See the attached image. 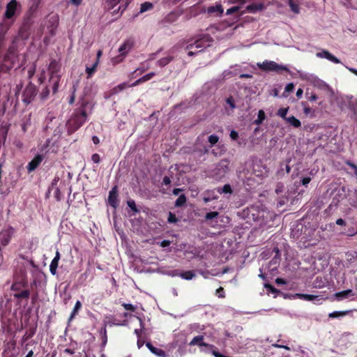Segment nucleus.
I'll return each instance as SVG.
<instances>
[{
  "label": "nucleus",
  "instance_id": "obj_1",
  "mask_svg": "<svg viewBox=\"0 0 357 357\" xmlns=\"http://www.w3.org/2000/svg\"><path fill=\"white\" fill-rule=\"evenodd\" d=\"M244 212L246 213L249 220L256 222L260 227L266 226L273 220L274 218L272 212L264 208L259 209L257 206H251Z\"/></svg>",
  "mask_w": 357,
  "mask_h": 357
},
{
  "label": "nucleus",
  "instance_id": "obj_2",
  "mask_svg": "<svg viewBox=\"0 0 357 357\" xmlns=\"http://www.w3.org/2000/svg\"><path fill=\"white\" fill-rule=\"evenodd\" d=\"M211 38L207 35L192 39L188 43L186 47V50L188 51V55L190 56H193L211 46Z\"/></svg>",
  "mask_w": 357,
  "mask_h": 357
},
{
  "label": "nucleus",
  "instance_id": "obj_3",
  "mask_svg": "<svg viewBox=\"0 0 357 357\" xmlns=\"http://www.w3.org/2000/svg\"><path fill=\"white\" fill-rule=\"evenodd\" d=\"M86 120V114L84 109L76 112L67 122L69 132L77 130Z\"/></svg>",
  "mask_w": 357,
  "mask_h": 357
},
{
  "label": "nucleus",
  "instance_id": "obj_4",
  "mask_svg": "<svg viewBox=\"0 0 357 357\" xmlns=\"http://www.w3.org/2000/svg\"><path fill=\"white\" fill-rule=\"evenodd\" d=\"M61 66L57 61L53 60L49 65V71L50 73V82L52 84L53 93H56L59 88V83L61 75H59Z\"/></svg>",
  "mask_w": 357,
  "mask_h": 357
},
{
  "label": "nucleus",
  "instance_id": "obj_5",
  "mask_svg": "<svg viewBox=\"0 0 357 357\" xmlns=\"http://www.w3.org/2000/svg\"><path fill=\"white\" fill-rule=\"evenodd\" d=\"M257 66L262 70L275 71L280 73L282 70L289 71L287 66L280 65L275 61H265L262 63H257Z\"/></svg>",
  "mask_w": 357,
  "mask_h": 357
},
{
  "label": "nucleus",
  "instance_id": "obj_6",
  "mask_svg": "<svg viewBox=\"0 0 357 357\" xmlns=\"http://www.w3.org/2000/svg\"><path fill=\"white\" fill-rule=\"evenodd\" d=\"M129 1L130 0H106V8L108 10L114 9V13L116 11L123 13L127 7Z\"/></svg>",
  "mask_w": 357,
  "mask_h": 357
},
{
  "label": "nucleus",
  "instance_id": "obj_7",
  "mask_svg": "<svg viewBox=\"0 0 357 357\" xmlns=\"http://www.w3.org/2000/svg\"><path fill=\"white\" fill-rule=\"evenodd\" d=\"M132 43L130 40L125 41L119 48V55L112 59L114 63H118L122 61L126 54L131 50Z\"/></svg>",
  "mask_w": 357,
  "mask_h": 357
},
{
  "label": "nucleus",
  "instance_id": "obj_8",
  "mask_svg": "<svg viewBox=\"0 0 357 357\" xmlns=\"http://www.w3.org/2000/svg\"><path fill=\"white\" fill-rule=\"evenodd\" d=\"M20 3L17 0H11L7 5L4 16L6 19L13 20L19 10H20Z\"/></svg>",
  "mask_w": 357,
  "mask_h": 357
},
{
  "label": "nucleus",
  "instance_id": "obj_9",
  "mask_svg": "<svg viewBox=\"0 0 357 357\" xmlns=\"http://www.w3.org/2000/svg\"><path fill=\"white\" fill-rule=\"evenodd\" d=\"M14 234V230L12 227H7L3 229L0 232V244L2 246H6L10 242L11 237Z\"/></svg>",
  "mask_w": 357,
  "mask_h": 357
},
{
  "label": "nucleus",
  "instance_id": "obj_10",
  "mask_svg": "<svg viewBox=\"0 0 357 357\" xmlns=\"http://www.w3.org/2000/svg\"><path fill=\"white\" fill-rule=\"evenodd\" d=\"M294 297L307 301H311L315 304L321 303V301L324 299V298L320 295H313L307 294H296L294 296Z\"/></svg>",
  "mask_w": 357,
  "mask_h": 357
},
{
  "label": "nucleus",
  "instance_id": "obj_11",
  "mask_svg": "<svg viewBox=\"0 0 357 357\" xmlns=\"http://www.w3.org/2000/svg\"><path fill=\"white\" fill-rule=\"evenodd\" d=\"M58 24L59 17L57 15H52L48 17L47 22V29L51 36L55 34Z\"/></svg>",
  "mask_w": 357,
  "mask_h": 357
},
{
  "label": "nucleus",
  "instance_id": "obj_12",
  "mask_svg": "<svg viewBox=\"0 0 357 357\" xmlns=\"http://www.w3.org/2000/svg\"><path fill=\"white\" fill-rule=\"evenodd\" d=\"M36 89L32 84H29L26 87L23 92L22 100L26 104H29L31 102L34 96H36Z\"/></svg>",
  "mask_w": 357,
  "mask_h": 357
},
{
  "label": "nucleus",
  "instance_id": "obj_13",
  "mask_svg": "<svg viewBox=\"0 0 357 357\" xmlns=\"http://www.w3.org/2000/svg\"><path fill=\"white\" fill-rule=\"evenodd\" d=\"M316 56L318 58L326 59L334 63H340V61L339 59L335 57L331 53H330L328 50H323L321 52H317Z\"/></svg>",
  "mask_w": 357,
  "mask_h": 357
},
{
  "label": "nucleus",
  "instance_id": "obj_14",
  "mask_svg": "<svg viewBox=\"0 0 357 357\" xmlns=\"http://www.w3.org/2000/svg\"><path fill=\"white\" fill-rule=\"evenodd\" d=\"M13 23V20L6 19L3 17L2 22L0 23V38H3L6 35Z\"/></svg>",
  "mask_w": 357,
  "mask_h": 357
},
{
  "label": "nucleus",
  "instance_id": "obj_15",
  "mask_svg": "<svg viewBox=\"0 0 357 357\" xmlns=\"http://www.w3.org/2000/svg\"><path fill=\"white\" fill-rule=\"evenodd\" d=\"M108 202L114 208L118 206V190L116 186L109 193Z\"/></svg>",
  "mask_w": 357,
  "mask_h": 357
},
{
  "label": "nucleus",
  "instance_id": "obj_16",
  "mask_svg": "<svg viewBox=\"0 0 357 357\" xmlns=\"http://www.w3.org/2000/svg\"><path fill=\"white\" fill-rule=\"evenodd\" d=\"M167 274L172 276L179 275L181 278L186 280H190L195 276L194 271H185L181 273H178L177 271H172Z\"/></svg>",
  "mask_w": 357,
  "mask_h": 357
},
{
  "label": "nucleus",
  "instance_id": "obj_17",
  "mask_svg": "<svg viewBox=\"0 0 357 357\" xmlns=\"http://www.w3.org/2000/svg\"><path fill=\"white\" fill-rule=\"evenodd\" d=\"M204 335L195 336L189 343L190 346L198 345L199 347H207L212 348L213 346L204 342Z\"/></svg>",
  "mask_w": 357,
  "mask_h": 357
},
{
  "label": "nucleus",
  "instance_id": "obj_18",
  "mask_svg": "<svg viewBox=\"0 0 357 357\" xmlns=\"http://www.w3.org/2000/svg\"><path fill=\"white\" fill-rule=\"evenodd\" d=\"M241 72V68L238 65L231 66L229 69L226 70L223 73L224 77L238 75Z\"/></svg>",
  "mask_w": 357,
  "mask_h": 357
},
{
  "label": "nucleus",
  "instance_id": "obj_19",
  "mask_svg": "<svg viewBox=\"0 0 357 357\" xmlns=\"http://www.w3.org/2000/svg\"><path fill=\"white\" fill-rule=\"evenodd\" d=\"M136 319L139 321V324H140V327H141L139 329L136 328L135 330V334L138 337L137 347L139 349H140L144 345V341L140 339L141 333H142V331L144 330V325H143L142 321V319L140 318H139L138 317H136Z\"/></svg>",
  "mask_w": 357,
  "mask_h": 357
},
{
  "label": "nucleus",
  "instance_id": "obj_20",
  "mask_svg": "<svg viewBox=\"0 0 357 357\" xmlns=\"http://www.w3.org/2000/svg\"><path fill=\"white\" fill-rule=\"evenodd\" d=\"M264 8V5L262 3H252L246 7V10L250 13H255L258 11L262 10Z\"/></svg>",
  "mask_w": 357,
  "mask_h": 357
},
{
  "label": "nucleus",
  "instance_id": "obj_21",
  "mask_svg": "<svg viewBox=\"0 0 357 357\" xmlns=\"http://www.w3.org/2000/svg\"><path fill=\"white\" fill-rule=\"evenodd\" d=\"M352 295V291L351 289H347L335 293L334 294V297L337 301H340L350 297Z\"/></svg>",
  "mask_w": 357,
  "mask_h": 357
},
{
  "label": "nucleus",
  "instance_id": "obj_22",
  "mask_svg": "<svg viewBox=\"0 0 357 357\" xmlns=\"http://www.w3.org/2000/svg\"><path fill=\"white\" fill-rule=\"evenodd\" d=\"M207 12L209 14H213L215 16H219L222 14L223 8L220 4H216L215 6L208 7Z\"/></svg>",
  "mask_w": 357,
  "mask_h": 357
},
{
  "label": "nucleus",
  "instance_id": "obj_23",
  "mask_svg": "<svg viewBox=\"0 0 357 357\" xmlns=\"http://www.w3.org/2000/svg\"><path fill=\"white\" fill-rule=\"evenodd\" d=\"M43 158L40 155L35 157L30 162H29L27 169L29 172L33 171L41 162Z\"/></svg>",
  "mask_w": 357,
  "mask_h": 357
},
{
  "label": "nucleus",
  "instance_id": "obj_24",
  "mask_svg": "<svg viewBox=\"0 0 357 357\" xmlns=\"http://www.w3.org/2000/svg\"><path fill=\"white\" fill-rule=\"evenodd\" d=\"M146 346L153 354H154L157 356L166 357V354L163 350L153 347L150 342H147L146 344Z\"/></svg>",
  "mask_w": 357,
  "mask_h": 357
},
{
  "label": "nucleus",
  "instance_id": "obj_25",
  "mask_svg": "<svg viewBox=\"0 0 357 357\" xmlns=\"http://www.w3.org/2000/svg\"><path fill=\"white\" fill-rule=\"evenodd\" d=\"M216 199H218V195L215 190L206 191L203 197V200L205 203H208Z\"/></svg>",
  "mask_w": 357,
  "mask_h": 357
},
{
  "label": "nucleus",
  "instance_id": "obj_26",
  "mask_svg": "<svg viewBox=\"0 0 357 357\" xmlns=\"http://www.w3.org/2000/svg\"><path fill=\"white\" fill-rule=\"evenodd\" d=\"M155 75V73L153 72L149 73L144 76L140 77L137 80H136L134 83L131 84V86H137L139 85L143 82H145L149 79H151L152 77H153Z\"/></svg>",
  "mask_w": 357,
  "mask_h": 357
},
{
  "label": "nucleus",
  "instance_id": "obj_27",
  "mask_svg": "<svg viewBox=\"0 0 357 357\" xmlns=\"http://www.w3.org/2000/svg\"><path fill=\"white\" fill-rule=\"evenodd\" d=\"M289 4L292 12L296 14H298L300 13L301 3L299 0H289Z\"/></svg>",
  "mask_w": 357,
  "mask_h": 357
},
{
  "label": "nucleus",
  "instance_id": "obj_28",
  "mask_svg": "<svg viewBox=\"0 0 357 357\" xmlns=\"http://www.w3.org/2000/svg\"><path fill=\"white\" fill-rule=\"evenodd\" d=\"M130 86H132L131 84H128L126 82L121 83V84L117 85L116 86L114 87L112 89V94L118 93L122 91L123 90L126 89V88H128Z\"/></svg>",
  "mask_w": 357,
  "mask_h": 357
},
{
  "label": "nucleus",
  "instance_id": "obj_29",
  "mask_svg": "<svg viewBox=\"0 0 357 357\" xmlns=\"http://www.w3.org/2000/svg\"><path fill=\"white\" fill-rule=\"evenodd\" d=\"M285 121L294 128H299L301 126V121L294 116L285 118Z\"/></svg>",
  "mask_w": 357,
  "mask_h": 357
},
{
  "label": "nucleus",
  "instance_id": "obj_30",
  "mask_svg": "<svg viewBox=\"0 0 357 357\" xmlns=\"http://www.w3.org/2000/svg\"><path fill=\"white\" fill-rule=\"evenodd\" d=\"M98 64V61H96V62L93 64L91 67L86 66V72L88 74V78L91 77L94 74Z\"/></svg>",
  "mask_w": 357,
  "mask_h": 357
},
{
  "label": "nucleus",
  "instance_id": "obj_31",
  "mask_svg": "<svg viewBox=\"0 0 357 357\" xmlns=\"http://www.w3.org/2000/svg\"><path fill=\"white\" fill-rule=\"evenodd\" d=\"M82 307V303L79 301H77L74 306L73 310L70 314L69 321H71Z\"/></svg>",
  "mask_w": 357,
  "mask_h": 357
},
{
  "label": "nucleus",
  "instance_id": "obj_32",
  "mask_svg": "<svg viewBox=\"0 0 357 357\" xmlns=\"http://www.w3.org/2000/svg\"><path fill=\"white\" fill-rule=\"evenodd\" d=\"M58 264H59V261H57L56 259H52V261H51L50 265V271L52 275H56Z\"/></svg>",
  "mask_w": 357,
  "mask_h": 357
},
{
  "label": "nucleus",
  "instance_id": "obj_33",
  "mask_svg": "<svg viewBox=\"0 0 357 357\" xmlns=\"http://www.w3.org/2000/svg\"><path fill=\"white\" fill-rule=\"evenodd\" d=\"M216 192L218 193H219V194H222V193H231V186L229 184H226L222 188H217Z\"/></svg>",
  "mask_w": 357,
  "mask_h": 357
},
{
  "label": "nucleus",
  "instance_id": "obj_34",
  "mask_svg": "<svg viewBox=\"0 0 357 357\" xmlns=\"http://www.w3.org/2000/svg\"><path fill=\"white\" fill-rule=\"evenodd\" d=\"M186 202V197L184 195H180L175 202V206L178 207L185 204Z\"/></svg>",
  "mask_w": 357,
  "mask_h": 357
},
{
  "label": "nucleus",
  "instance_id": "obj_35",
  "mask_svg": "<svg viewBox=\"0 0 357 357\" xmlns=\"http://www.w3.org/2000/svg\"><path fill=\"white\" fill-rule=\"evenodd\" d=\"M265 119V113L263 110H259L258 112L257 119L255 121L257 125H260Z\"/></svg>",
  "mask_w": 357,
  "mask_h": 357
},
{
  "label": "nucleus",
  "instance_id": "obj_36",
  "mask_svg": "<svg viewBox=\"0 0 357 357\" xmlns=\"http://www.w3.org/2000/svg\"><path fill=\"white\" fill-rule=\"evenodd\" d=\"M172 58L171 56L164 57L158 61V64L161 67L165 66L168 64L172 61Z\"/></svg>",
  "mask_w": 357,
  "mask_h": 357
},
{
  "label": "nucleus",
  "instance_id": "obj_37",
  "mask_svg": "<svg viewBox=\"0 0 357 357\" xmlns=\"http://www.w3.org/2000/svg\"><path fill=\"white\" fill-rule=\"evenodd\" d=\"M153 8V4L149 2H145L141 5L140 13H144L151 10Z\"/></svg>",
  "mask_w": 357,
  "mask_h": 357
},
{
  "label": "nucleus",
  "instance_id": "obj_38",
  "mask_svg": "<svg viewBox=\"0 0 357 357\" xmlns=\"http://www.w3.org/2000/svg\"><path fill=\"white\" fill-rule=\"evenodd\" d=\"M208 141L211 146H212L218 142L219 137L216 135H211L208 138Z\"/></svg>",
  "mask_w": 357,
  "mask_h": 357
},
{
  "label": "nucleus",
  "instance_id": "obj_39",
  "mask_svg": "<svg viewBox=\"0 0 357 357\" xmlns=\"http://www.w3.org/2000/svg\"><path fill=\"white\" fill-rule=\"evenodd\" d=\"M45 70L46 66H43L40 69V74L38 76V81L40 84L43 83L44 80L45 79Z\"/></svg>",
  "mask_w": 357,
  "mask_h": 357
},
{
  "label": "nucleus",
  "instance_id": "obj_40",
  "mask_svg": "<svg viewBox=\"0 0 357 357\" xmlns=\"http://www.w3.org/2000/svg\"><path fill=\"white\" fill-rule=\"evenodd\" d=\"M288 110H289V107L280 108L278 110V115L285 120V118H287L286 115L288 112Z\"/></svg>",
  "mask_w": 357,
  "mask_h": 357
},
{
  "label": "nucleus",
  "instance_id": "obj_41",
  "mask_svg": "<svg viewBox=\"0 0 357 357\" xmlns=\"http://www.w3.org/2000/svg\"><path fill=\"white\" fill-rule=\"evenodd\" d=\"M294 89V85L293 83H289L286 85L285 86V89H284V92L282 95V96L284 97H287V95L285 94V93H289V92H291Z\"/></svg>",
  "mask_w": 357,
  "mask_h": 357
},
{
  "label": "nucleus",
  "instance_id": "obj_42",
  "mask_svg": "<svg viewBox=\"0 0 357 357\" xmlns=\"http://www.w3.org/2000/svg\"><path fill=\"white\" fill-rule=\"evenodd\" d=\"M29 291L23 290L18 294H15V297L16 298H28L29 296Z\"/></svg>",
  "mask_w": 357,
  "mask_h": 357
},
{
  "label": "nucleus",
  "instance_id": "obj_43",
  "mask_svg": "<svg viewBox=\"0 0 357 357\" xmlns=\"http://www.w3.org/2000/svg\"><path fill=\"white\" fill-rule=\"evenodd\" d=\"M347 314V312L335 311L329 314L330 318H336L340 316H344Z\"/></svg>",
  "mask_w": 357,
  "mask_h": 357
},
{
  "label": "nucleus",
  "instance_id": "obj_44",
  "mask_svg": "<svg viewBox=\"0 0 357 357\" xmlns=\"http://www.w3.org/2000/svg\"><path fill=\"white\" fill-rule=\"evenodd\" d=\"M100 335H102V344L105 345L107 341V331L105 327L102 328L100 331Z\"/></svg>",
  "mask_w": 357,
  "mask_h": 357
},
{
  "label": "nucleus",
  "instance_id": "obj_45",
  "mask_svg": "<svg viewBox=\"0 0 357 357\" xmlns=\"http://www.w3.org/2000/svg\"><path fill=\"white\" fill-rule=\"evenodd\" d=\"M226 102L229 106L231 109H234L235 108L234 100L231 96L226 99Z\"/></svg>",
  "mask_w": 357,
  "mask_h": 357
},
{
  "label": "nucleus",
  "instance_id": "obj_46",
  "mask_svg": "<svg viewBox=\"0 0 357 357\" xmlns=\"http://www.w3.org/2000/svg\"><path fill=\"white\" fill-rule=\"evenodd\" d=\"M218 214L219 213L216 211L210 212V213H206L205 218L206 220H211V219L218 217Z\"/></svg>",
  "mask_w": 357,
  "mask_h": 357
},
{
  "label": "nucleus",
  "instance_id": "obj_47",
  "mask_svg": "<svg viewBox=\"0 0 357 357\" xmlns=\"http://www.w3.org/2000/svg\"><path fill=\"white\" fill-rule=\"evenodd\" d=\"M228 161L222 160L220 162L219 167H220L223 172H225L228 169Z\"/></svg>",
  "mask_w": 357,
  "mask_h": 357
},
{
  "label": "nucleus",
  "instance_id": "obj_48",
  "mask_svg": "<svg viewBox=\"0 0 357 357\" xmlns=\"http://www.w3.org/2000/svg\"><path fill=\"white\" fill-rule=\"evenodd\" d=\"M122 305L126 310L135 311L136 310V307L130 303H123Z\"/></svg>",
  "mask_w": 357,
  "mask_h": 357
},
{
  "label": "nucleus",
  "instance_id": "obj_49",
  "mask_svg": "<svg viewBox=\"0 0 357 357\" xmlns=\"http://www.w3.org/2000/svg\"><path fill=\"white\" fill-rule=\"evenodd\" d=\"M240 9L239 6H233L229 9L227 10L226 14L227 15H231L235 12H237Z\"/></svg>",
  "mask_w": 357,
  "mask_h": 357
},
{
  "label": "nucleus",
  "instance_id": "obj_50",
  "mask_svg": "<svg viewBox=\"0 0 357 357\" xmlns=\"http://www.w3.org/2000/svg\"><path fill=\"white\" fill-rule=\"evenodd\" d=\"M176 221H177V218H176V215L172 213H169V217H168V222H171V223H174V222H176Z\"/></svg>",
  "mask_w": 357,
  "mask_h": 357
},
{
  "label": "nucleus",
  "instance_id": "obj_51",
  "mask_svg": "<svg viewBox=\"0 0 357 357\" xmlns=\"http://www.w3.org/2000/svg\"><path fill=\"white\" fill-rule=\"evenodd\" d=\"M128 206L134 211H137V208L135 205V202L133 200H129L127 202Z\"/></svg>",
  "mask_w": 357,
  "mask_h": 357
},
{
  "label": "nucleus",
  "instance_id": "obj_52",
  "mask_svg": "<svg viewBox=\"0 0 357 357\" xmlns=\"http://www.w3.org/2000/svg\"><path fill=\"white\" fill-rule=\"evenodd\" d=\"M91 160L95 163H98L100 160V155L97 153H94L91 156Z\"/></svg>",
  "mask_w": 357,
  "mask_h": 357
},
{
  "label": "nucleus",
  "instance_id": "obj_53",
  "mask_svg": "<svg viewBox=\"0 0 357 357\" xmlns=\"http://www.w3.org/2000/svg\"><path fill=\"white\" fill-rule=\"evenodd\" d=\"M48 95H49V90H48L47 87H45L40 94L41 98L43 99H45L48 96Z\"/></svg>",
  "mask_w": 357,
  "mask_h": 357
},
{
  "label": "nucleus",
  "instance_id": "obj_54",
  "mask_svg": "<svg viewBox=\"0 0 357 357\" xmlns=\"http://www.w3.org/2000/svg\"><path fill=\"white\" fill-rule=\"evenodd\" d=\"M230 137L233 140H236L238 137V133L236 132L235 130H231L230 132Z\"/></svg>",
  "mask_w": 357,
  "mask_h": 357
},
{
  "label": "nucleus",
  "instance_id": "obj_55",
  "mask_svg": "<svg viewBox=\"0 0 357 357\" xmlns=\"http://www.w3.org/2000/svg\"><path fill=\"white\" fill-rule=\"evenodd\" d=\"M223 293H224V290H223L222 287H220L219 289H218L216 290V294L218 296V297L224 298L225 295Z\"/></svg>",
  "mask_w": 357,
  "mask_h": 357
},
{
  "label": "nucleus",
  "instance_id": "obj_56",
  "mask_svg": "<svg viewBox=\"0 0 357 357\" xmlns=\"http://www.w3.org/2000/svg\"><path fill=\"white\" fill-rule=\"evenodd\" d=\"M264 287L266 289L270 290L272 293H275L277 291L276 289L271 284H265Z\"/></svg>",
  "mask_w": 357,
  "mask_h": 357
},
{
  "label": "nucleus",
  "instance_id": "obj_57",
  "mask_svg": "<svg viewBox=\"0 0 357 357\" xmlns=\"http://www.w3.org/2000/svg\"><path fill=\"white\" fill-rule=\"evenodd\" d=\"M311 181L310 177H305L302 179L301 182L303 185H307Z\"/></svg>",
  "mask_w": 357,
  "mask_h": 357
},
{
  "label": "nucleus",
  "instance_id": "obj_58",
  "mask_svg": "<svg viewBox=\"0 0 357 357\" xmlns=\"http://www.w3.org/2000/svg\"><path fill=\"white\" fill-rule=\"evenodd\" d=\"M347 164L354 169L355 174L357 176V166L351 162H347Z\"/></svg>",
  "mask_w": 357,
  "mask_h": 357
},
{
  "label": "nucleus",
  "instance_id": "obj_59",
  "mask_svg": "<svg viewBox=\"0 0 357 357\" xmlns=\"http://www.w3.org/2000/svg\"><path fill=\"white\" fill-rule=\"evenodd\" d=\"M35 70H36V68L34 66H33L29 69L28 74H29V76L30 78L33 75Z\"/></svg>",
  "mask_w": 357,
  "mask_h": 357
},
{
  "label": "nucleus",
  "instance_id": "obj_60",
  "mask_svg": "<svg viewBox=\"0 0 357 357\" xmlns=\"http://www.w3.org/2000/svg\"><path fill=\"white\" fill-rule=\"evenodd\" d=\"M303 89H298L296 91V96L298 97V98H301L303 96Z\"/></svg>",
  "mask_w": 357,
  "mask_h": 357
},
{
  "label": "nucleus",
  "instance_id": "obj_61",
  "mask_svg": "<svg viewBox=\"0 0 357 357\" xmlns=\"http://www.w3.org/2000/svg\"><path fill=\"white\" fill-rule=\"evenodd\" d=\"M171 183V180L168 176H165L163 178V183L165 185H169Z\"/></svg>",
  "mask_w": 357,
  "mask_h": 357
},
{
  "label": "nucleus",
  "instance_id": "obj_62",
  "mask_svg": "<svg viewBox=\"0 0 357 357\" xmlns=\"http://www.w3.org/2000/svg\"><path fill=\"white\" fill-rule=\"evenodd\" d=\"M305 114L307 115L311 113L312 109L309 107H305L303 109Z\"/></svg>",
  "mask_w": 357,
  "mask_h": 357
},
{
  "label": "nucleus",
  "instance_id": "obj_63",
  "mask_svg": "<svg viewBox=\"0 0 357 357\" xmlns=\"http://www.w3.org/2000/svg\"><path fill=\"white\" fill-rule=\"evenodd\" d=\"M336 224L338 225H345V222L343 219L342 218H339L336 220Z\"/></svg>",
  "mask_w": 357,
  "mask_h": 357
},
{
  "label": "nucleus",
  "instance_id": "obj_64",
  "mask_svg": "<svg viewBox=\"0 0 357 357\" xmlns=\"http://www.w3.org/2000/svg\"><path fill=\"white\" fill-rule=\"evenodd\" d=\"M275 282L277 284H284L286 283V282L284 281V280H283L282 278H277L275 280Z\"/></svg>",
  "mask_w": 357,
  "mask_h": 357
}]
</instances>
